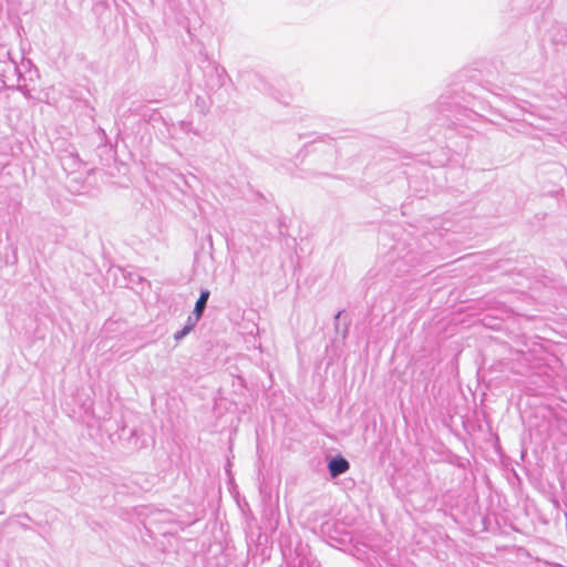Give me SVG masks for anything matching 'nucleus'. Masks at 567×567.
Wrapping results in <instances>:
<instances>
[{
  "mask_svg": "<svg viewBox=\"0 0 567 567\" xmlns=\"http://www.w3.org/2000/svg\"><path fill=\"white\" fill-rule=\"evenodd\" d=\"M208 298H209L208 290H204L200 292V296H199L198 300L196 301L195 308H194V313H195L194 322H189L187 326L184 327V329L182 331L177 332L175 334V339H181V338L185 337L189 331L193 330L195 322H197L203 315V311L206 307V302H207Z\"/></svg>",
  "mask_w": 567,
  "mask_h": 567,
  "instance_id": "f257e3e1",
  "label": "nucleus"
},
{
  "mask_svg": "<svg viewBox=\"0 0 567 567\" xmlns=\"http://www.w3.org/2000/svg\"><path fill=\"white\" fill-rule=\"evenodd\" d=\"M349 468V463L343 457H337L329 463V471L332 477H336Z\"/></svg>",
  "mask_w": 567,
  "mask_h": 567,
  "instance_id": "f03ea898",
  "label": "nucleus"
}]
</instances>
